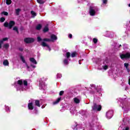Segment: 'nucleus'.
<instances>
[{
    "mask_svg": "<svg viewBox=\"0 0 130 130\" xmlns=\"http://www.w3.org/2000/svg\"><path fill=\"white\" fill-rule=\"evenodd\" d=\"M126 70H127V71L128 72V73H129V68H128H128H126Z\"/></svg>",
    "mask_w": 130,
    "mask_h": 130,
    "instance_id": "49",
    "label": "nucleus"
},
{
    "mask_svg": "<svg viewBox=\"0 0 130 130\" xmlns=\"http://www.w3.org/2000/svg\"><path fill=\"white\" fill-rule=\"evenodd\" d=\"M17 82H23V80L22 79H20L17 81Z\"/></svg>",
    "mask_w": 130,
    "mask_h": 130,
    "instance_id": "50",
    "label": "nucleus"
},
{
    "mask_svg": "<svg viewBox=\"0 0 130 130\" xmlns=\"http://www.w3.org/2000/svg\"><path fill=\"white\" fill-rule=\"evenodd\" d=\"M91 93H92V94H94V91H91Z\"/></svg>",
    "mask_w": 130,
    "mask_h": 130,
    "instance_id": "54",
    "label": "nucleus"
},
{
    "mask_svg": "<svg viewBox=\"0 0 130 130\" xmlns=\"http://www.w3.org/2000/svg\"><path fill=\"white\" fill-rule=\"evenodd\" d=\"M69 38H70V39L73 38V35L70 34H69Z\"/></svg>",
    "mask_w": 130,
    "mask_h": 130,
    "instance_id": "44",
    "label": "nucleus"
},
{
    "mask_svg": "<svg viewBox=\"0 0 130 130\" xmlns=\"http://www.w3.org/2000/svg\"><path fill=\"white\" fill-rule=\"evenodd\" d=\"M60 77H61V75L60 74H57V78H60Z\"/></svg>",
    "mask_w": 130,
    "mask_h": 130,
    "instance_id": "47",
    "label": "nucleus"
},
{
    "mask_svg": "<svg viewBox=\"0 0 130 130\" xmlns=\"http://www.w3.org/2000/svg\"><path fill=\"white\" fill-rule=\"evenodd\" d=\"M23 82H27V80H23Z\"/></svg>",
    "mask_w": 130,
    "mask_h": 130,
    "instance_id": "56",
    "label": "nucleus"
},
{
    "mask_svg": "<svg viewBox=\"0 0 130 130\" xmlns=\"http://www.w3.org/2000/svg\"><path fill=\"white\" fill-rule=\"evenodd\" d=\"M122 130H129V127H126L125 129H123Z\"/></svg>",
    "mask_w": 130,
    "mask_h": 130,
    "instance_id": "46",
    "label": "nucleus"
},
{
    "mask_svg": "<svg viewBox=\"0 0 130 130\" xmlns=\"http://www.w3.org/2000/svg\"><path fill=\"white\" fill-rule=\"evenodd\" d=\"M121 45H120L119 46V47H121Z\"/></svg>",
    "mask_w": 130,
    "mask_h": 130,
    "instance_id": "57",
    "label": "nucleus"
},
{
    "mask_svg": "<svg viewBox=\"0 0 130 130\" xmlns=\"http://www.w3.org/2000/svg\"><path fill=\"white\" fill-rule=\"evenodd\" d=\"M9 47H10V45L8 43H6L3 46V48L5 49H9Z\"/></svg>",
    "mask_w": 130,
    "mask_h": 130,
    "instance_id": "12",
    "label": "nucleus"
},
{
    "mask_svg": "<svg viewBox=\"0 0 130 130\" xmlns=\"http://www.w3.org/2000/svg\"><path fill=\"white\" fill-rule=\"evenodd\" d=\"M51 41H54V40H57V37L55 35H52L51 36Z\"/></svg>",
    "mask_w": 130,
    "mask_h": 130,
    "instance_id": "8",
    "label": "nucleus"
},
{
    "mask_svg": "<svg viewBox=\"0 0 130 130\" xmlns=\"http://www.w3.org/2000/svg\"><path fill=\"white\" fill-rule=\"evenodd\" d=\"M23 83H23L24 86H28V82H24Z\"/></svg>",
    "mask_w": 130,
    "mask_h": 130,
    "instance_id": "39",
    "label": "nucleus"
},
{
    "mask_svg": "<svg viewBox=\"0 0 130 130\" xmlns=\"http://www.w3.org/2000/svg\"><path fill=\"white\" fill-rule=\"evenodd\" d=\"M5 21H6V18L1 17L0 18V22H1V23H3V22H5Z\"/></svg>",
    "mask_w": 130,
    "mask_h": 130,
    "instance_id": "27",
    "label": "nucleus"
},
{
    "mask_svg": "<svg viewBox=\"0 0 130 130\" xmlns=\"http://www.w3.org/2000/svg\"><path fill=\"white\" fill-rule=\"evenodd\" d=\"M74 100L75 103H76V104H79V103H80V100H79V99L75 98L74 99Z\"/></svg>",
    "mask_w": 130,
    "mask_h": 130,
    "instance_id": "17",
    "label": "nucleus"
},
{
    "mask_svg": "<svg viewBox=\"0 0 130 130\" xmlns=\"http://www.w3.org/2000/svg\"><path fill=\"white\" fill-rule=\"evenodd\" d=\"M4 27H6L7 28L8 27H9V23L8 22H6L4 24Z\"/></svg>",
    "mask_w": 130,
    "mask_h": 130,
    "instance_id": "28",
    "label": "nucleus"
},
{
    "mask_svg": "<svg viewBox=\"0 0 130 130\" xmlns=\"http://www.w3.org/2000/svg\"><path fill=\"white\" fill-rule=\"evenodd\" d=\"M7 5H11L12 4V0H6Z\"/></svg>",
    "mask_w": 130,
    "mask_h": 130,
    "instance_id": "30",
    "label": "nucleus"
},
{
    "mask_svg": "<svg viewBox=\"0 0 130 130\" xmlns=\"http://www.w3.org/2000/svg\"><path fill=\"white\" fill-rule=\"evenodd\" d=\"M42 46H43V47H47L49 50V51H50L51 50V49H50V47L47 45V44H46V43L43 42H42L41 44Z\"/></svg>",
    "mask_w": 130,
    "mask_h": 130,
    "instance_id": "5",
    "label": "nucleus"
},
{
    "mask_svg": "<svg viewBox=\"0 0 130 130\" xmlns=\"http://www.w3.org/2000/svg\"><path fill=\"white\" fill-rule=\"evenodd\" d=\"M19 50L20 51H24V49H23V48H19Z\"/></svg>",
    "mask_w": 130,
    "mask_h": 130,
    "instance_id": "42",
    "label": "nucleus"
},
{
    "mask_svg": "<svg viewBox=\"0 0 130 130\" xmlns=\"http://www.w3.org/2000/svg\"><path fill=\"white\" fill-rule=\"evenodd\" d=\"M29 60H30V61H31V62H32V63H34L35 64H37V61H36V60H35V58H30Z\"/></svg>",
    "mask_w": 130,
    "mask_h": 130,
    "instance_id": "10",
    "label": "nucleus"
},
{
    "mask_svg": "<svg viewBox=\"0 0 130 130\" xmlns=\"http://www.w3.org/2000/svg\"><path fill=\"white\" fill-rule=\"evenodd\" d=\"M128 66H129V64L128 63H124V66L125 67V68H126V69H127V68H128Z\"/></svg>",
    "mask_w": 130,
    "mask_h": 130,
    "instance_id": "34",
    "label": "nucleus"
},
{
    "mask_svg": "<svg viewBox=\"0 0 130 130\" xmlns=\"http://www.w3.org/2000/svg\"><path fill=\"white\" fill-rule=\"evenodd\" d=\"M44 33H46V32H48L49 31V28L48 27V24H47L44 28L43 30Z\"/></svg>",
    "mask_w": 130,
    "mask_h": 130,
    "instance_id": "9",
    "label": "nucleus"
},
{
    "mask_svg": "<svg viewBox=\"0 0 130 130\" xmlns=\"http://www.w3.org/2000/svg\"><path fill=\"white\" fill-rule=\"evenodd\" d=\"M44 79V78H43L42 79H41L42 82H44V81H46V80H43Z\"/></svg>",
    "mask_w": 130,
    "mask_h": 130,
    "instance_id": "52",
    "label": "nucleus"
},
{
    "mask_svg": "<svg viewBox=\"0 0 130 130\" xmlns=\"http://www.w3.org/2000/svg\"><path fill=\"white\" fill-rule=\"evenodd\" d=\"M20 59L22 60V62H23V63H26V60H25V59L24 58V57L22 55L20 56Z\"/></svg>",
    "mask_w": 130,
    "mask_h": 130,
    "instance_id": "21",
    "label": "nucleus"
},
{
    "mask_svg": "<svg viewBox=\"0 0 130 130\" xmlns=\"http://www.w3.org/2000/svg\"><path fill=\"white\" fill-rule=\"evenodd\" d=\"M25 66H26V68H27V69L28 70H29V69H30V67H29V66H28V64H27V63H25Z\"/></svg>",
    "mask_w": 130,
    "mask_h": 130,
    "instance_id": "41",
    "label": "nucleus"
},
{
    "mask_svg": "<svg viewBox=\"0 0 130 130\" xmlns=\"http://www.w3.org/2000/svg\"><path fill=\"white\" fill-rule=\"evenodd\" d=\"M28 109L29 110H33L34 106H33V103H29L27 105Z\"/></svg>",
    "mask_w": 130,
    "mask_h": 130,
    "instance_id": "6",
    "label": "nucleus"
},
{
    "mask_svg": "<svg viewBox=\"0 0 130 130\" xmlns=\"http://www.w3.org/2000/svg\"><path fill=\"white\" fill-rule=\"evenodd\" d=\"M30 13L31 14V15H32V16H36V13H35L34 11H31V12H30Z\"/></svg>",
    "mask_w": 130,
    "mask_h": 130,
    "instance_id": "36",
    "label": "nucleus"
},
{
    "mask_svg": "<svg viewBox=\"0 0 130 130\" xmlns=\"http://www.w3.org/2000/svg\"><path fill=\"white\" fill-rule=\"evenodd\" d=\"M6 109H7V110H8L9 111H11L10 110V108H9V107H8L7 108H6Z\"/></svg>",
    "mask_w": 130,
    "mask_h": 130,
    "instance_id": "51",
    "label": "nucleus"
},
{
    "mask_svg": "<svg viewBox=\"0 0 130 130\" xmlns=\"http://www.w3.org/2000/svg\"><path fill=\"white\" fill-rule=\"evenodd\" d=\"M16 22L14 21H10L9 22V29L13 28V26H15Z\"/></svg>",
    "mask_w": 130,
    "mask_h": 130,
    "instance_id": "7",
    "label": "nucleus"
},
{
    "mask_svg": "<svg viewBox=\"0 0 130 130\" xmlns=\"http://www.w3.org/2000/svg\"><path fill=\"white\" fill-rule=\"evenodd\" d=\"M60 100H61V98H59L57 99V100H56V101L53 102V104L54 105H55V104H57V103H59V101H60Z\"/></svg>",
    "mask_w": 130,
    "mask_h": 130,
    "instance_id": "15",
    "label": "nucleus"
},
{
    "mask_svg": "<svg viewBox=\"0 0 130 130\" xmlns=\"http://www.w3.org/2000/svg\"><path fill=\"white\" fill-rule=\"evenodd\" d=\"M42 28V25L40 24H38L36 27V29L39 30H41Z\"/></svg>",
    "mask_w": 130,
    "mask_h": 130,
    "instance_id": "16",
    "label": "nucleus"
},
{
    "mask_svg": "<svg viewBox=\"0 0 130 130\" xmlns=\"http://www.w3.org/2000/svg\"><path fill=\"white\" fill-rule=\"evenodd\" d=\"M43 41L50 42V41H51V40L50 39L45 38L43 39Z\"/></svg>",
    "mask_w": 130,
    "mask_h": 130,
    "instance_id": "29",
    "label": "nucleus"
},
{
    "mask_svg": "<svg viewBox=\"0 0 130 130\" xmlns=\"http://www.w3.org/2000/svg\"><path fill=\"white\" fill-rule=\"evenodd\" d=\"M36 106L38 107H40V102L39 100H36L35 102Z\"/></svg>",
    "mask_w": 130,
    "mask_h": 130,
    "instance_id": "13",
    "label": "nucleus"
},
{
    "mask_svg": "<svg viewBox=\"0 0 130 130\" xmlns=\"http://www.w3.org/2000/svg\"><path fill=\"white\" fill-rule=\"evenodd\" d=\"M37 1L38 4H40V5H43V4L45 3L43 0H37Z\"/></svg>",
    "mask_w": 130,
    "mask_h": 130,
    "instance_id": "22",
    "label": "nucleus"
},
{
    "mask_svg": "<svg viewBox=\"0 0 130 130\" xmlns=\"http://www.w3.org/2000/svg\"><path fill=\"white\" fill-rule=\"evenodd\" d=\"M7 40H9V38H3L2 40H0V42H2V43H4L5 41H7Z\"/></svg>",
    "mask_w": 130,
    "mask_h": 130,
    "instance_id": "20",
    "label": "nucleus"
},
{
    "mask_svg": "<svg viewBox=\"0 0 130 130\" xmlns=\"http://www.w3.org/2000/svg\"><path fill=\"white\" fill-rule=\"evenodd\" d=\"M128 82H130V77H129V79H128Z\"/></svg>",
    "mask_w": 130,
    "mask_h": 130,
    "instance_id": "55",
    "label": "nucleus"
},
{
    "mask_svg": "<svg viewBox=\"0 0 130 130\" xmlns=\"http://www.w3.org/2000/svg\"><path fill=\"white\" fill-rule=\"evenodd\" d=\"M83 130H85V129H83Z\"/></svg>",
    "mask_w": 130,
    "mask_h": 130,
    "instance_id": "60",
    "label": "nucleus"
},
{
    "mask_svg": "<svg viewBox=\"0 0 130 130\" xmlns=\"http://www.w3.org/2000/svg\"><path fill=\"white\" fill-rule=\"evenodd\" d=\"M109 117H110V118H111V116H110Z\"/></svg>",
    "mask_w": 130,
    "mask_h": 130,
    "instance_id": "59",
    "label": "nucleus"
},
{
    "mask_svg": "<svg viewBox=\"0 0 130 130\" xmlns=\"http://www.w3.org/2000/svg\"><path fill=\"white\" fill-rule=\"evenodd\" d=\"M70 56H71V53L70 52H68L66 53V57H67V58H70Z\"/></svg>",
    "mask_w": 130,
    "mask_h": 130,
    "instance_id": "26",
    "label": "nucleus"
},
{
    "mask_svg": "<svg viewBox=\"0 0 130 130\" xmlns=\"http://www.w3.org/2000/svg\"><path fill=\"white\" fill-rule=\"evenodd\" d=\"M108 1L107 0H103V4L104 5L107 4Z\"/></svg>",
    "mask_w": 130,
    "mask_h": 130,
    "instance_id": "37",
    "label": "nucleus"
},
{
    "mask_svg": "<svg viewBox=\"0 0 130 130\" xmlns=\"http://www.w3.org/2000/svg\"><path fill=\"white\" fill-rule=\"evenodd\" d=\"M109 114H110V112H108L106 113L107 116H109Z\"/></svg>",
    "mask_w": 130,
    "mask_h": 130,
    "instance_id": "48",
    "label": "nucleus"
},
{
    "mask_svg": "<svg viewBox=\"0 0 130 130\" xmlns=\"http://www.w3.org/2000/svg\"><path fill=\"white\" fill-rule=\"evenodd\" d=\"M9 61L7 59L5 60L4 61H3V64L4 66H5V67H7L8 66H9Z\"/></svg>",
    "mask_w": 130,
    "mask_h": 130,
    "instance_id": "14",
    "label": "nucleus"
},
{
    "mask_svg": "<svg viewBox=\"0 0 130 130\" xmlns=\"http://www.w3.org/2000/svg\"><path fill=\"white\" fill-rule=\"evenodd\" d=\"M1 28H0V31H1Z\"/></svg>",
    "mask_w": 130,
    "mask_h": 130,
    "instance_id": "61",
    "label": "nucleus"
},
{
    "mask_svg": "<svg viewBox=\"0 0 130 130\" xmlns=\"http://www.w3.org/2000/svg\"><path fill=\"white\" fill-rule=\"evenodd\" d=\"M107 69H108V66H105L104 67V70H107Z\"/></svg>",
    "mask_w": 130,
    "mask_h": 130,
    "instance_id": "43",
    "label": "nucleus"
},
{
    "mask_svg": "<svg viewBox=\"0 0 130 130\" xmlns=\"http://www.w3.org/2000/svg\"><path fill=\"white\" fill-rule=\"evenodd\" d=\"M102 106L101 105H98L96 103L93 104L92 110L93 111H101Z\"/></svg>",
    "mask_w": 130,
    "mask_h": 130,
    "instance_id": "1",
    "label": "nucleus"
},
{
    "mask_svg": "<svg viewBox=\"0 0 130 130\" xmlns=\"http://www.w3.org/2000/svg\"><path fill=\"white\" fill-rule=\"evenodd\" d=\"M78 124H76L75 125H73L72 126V128L74 129H78Z\"/></svg>",
    "mask_w": 130,
    "mask_h": 130,
    "instance_id": "32",
    "label": "nucleus"
},
{
    "mask_svg": "<svg viewBox=\"0 0 130 130\" xmlns=\"http://www.w3.org/2000/svg\"><path fill=\"white\" fill-rule=\"evenodd\" d=\"M13 30L14 31H16V32H17V33H19V30H18V27L17 26H14L13 28Z\"/></svg>",
    "mask_w": 130,
    "mask_h": 130,
    "instance_id": "24",
    "label": "nucleus"
},
{
    "mask_svg": "<svg viewBox=\"0 0 130 130\" xmlns=\"http://www.w3.org/2000/svg\"><path fill=\"white\" fill-rule=\"evenodd\" d=\"M24 41L26 44H31L35 41V39L32 38H26L24 39Z\"/></svg>",
    "mask_w": 130,
    "mask_h": 130,
    "instance_id": "2",
    "label": "nucleus"
},
{
    "mask_svg": "<svg viewBox=\"0 0 130 130\" xmlns=\"http://www.w3.org/2000/svg\"><path fill=\"white\" fill-rule=\"evenodd\" d=\"M77 56V52H74L71 54L72 57H76Z\"/></svg>",
    "mask_w": 130,
    "mask_h": 130,
    "instance_id": "25",
    "label": "nucleus"
},
{
    "mask_svg": "<svg viewBox=\"0 0 130 130\" xmlns=\"http://www.w3.org/2000/svg\"><path fill=\"white\" fill-rule=\"evenodd\" d=\"M93 43H94V44H96V43L98 42V40L96 38H93Z\"/></svg>",
    "mask_w": 130,
    "mask_h": 130,
    "instance_id": "31",
    "label": "nucleus"
},
{
    "mask_svg": "<svg viewBox=\"0 0 130 130\" xmlns=\"http://www.w3.org/2000/svg\"><path fill=\"white\" fill-rule=\"evenodd\" d=\"M17 84L19 85V86H22V85H23V82H18Z\"/></svg>",
    "mask_w": 130,
    "mask_h": 130,
    "instance_id": "38",
    "label": "nucleus"
},
{
    "mask_svg": "<svg viewBox=\"0 0 130 130\" xmlns=\"http://www.w3.org/2000/svg\"><path fill=\"white\" fill-rule=\"evenodd\" d=\"M3 44H4V43H3V42H0V49H2V45H3Z\"/></svg>",
    "mask_w": 130,
    "mask_h": 130,
    "instance_id": "40",
    "label": "nucleus"
},
{
    "mask_svg": "<svg viewBox=\"0 0 130 130\" xmlns=\"http://www.w3.org/2000/svg\"><path fill=\"white\" fill-rule=\"evenodd\" d=\"M95 90H96V92H99V90H98L96 88H95Z\"/></svg>",
    "mask_w": 130,
    "mask_h": 130,
    "instance_id": "53",
    "label": "nucleus"
},
{
    "mask_svg": "<svg viewBox=\"0 0 130 130\" xmlns=\"http://www.w3.org/2000/svg\"><path fill=\"white\" fill-rule=\"evenodd\" d=\"M20 11H21V10L19 8L15 10V13H16V14L17 15V16H19V15H20Z\"/></svg>",
    "mask_w": 130,
    "mask_h": 130,
    "instance_id": "18",
    "label": "nucleus"
},
{
    "mask_svg": "<svg viewBox=\"0 0 130 130\" xmlns=\"http://www.w3.org/2000/svg\"><path fill=\"white\" fill-rule=\"evenodd\" d=\"M63 62L64 64H65L66 66H68V64H69V60H68L67 59H64Z\"/></svg>",
    "mask_w": 130,
    "mask_h": 130,
    "instance_id": "23",
    "label": "nucleus"
},
{
    "mask_svg": "<svg viewBox=\"0 0 130 130\" xmlns=\"http://www.w3.org/2000/svg\"><path fill=\"white\" fill-rule=\"evenodd\" d=\"M128 84L130 85V82H128Z\"/></svg>",
    "mask_w": 130,
    "mask_h": 130,
    "instance_id": "58",
    "label": "nucleus"
},
{
    "mask_svg": "<svg viewBox=\"0 0 130 130\" xmlns=\"http://www.w3.org/2000/svg\"><path fill=\"white\" fill-rule=\"evenodd\" d=\"M39 86L41 88V89H43V87L45 86V85H44V82H40Z\"/></svg>",
    "mask_w": 130,
    "mask_h": 130,
    "instance_id": "11",
    "label": "nucleus"
},
{
    "mask_svg": "<svg viewBox=\"0 0 130 130\" xmlns=\"http://www.w3.org/2000/svg\"><path fill=\"white\" fill-rule=\"evenodd\" d=\"M38 42H41V41H42V39L40 37H38L37 38Z\"/></svg>",
    "mask_w": 130,
    "mask_h": 130,
    "instance_id": "33",
    "label": "nucleus"
},
{
    "mask_svg": "<svg viewBox=\"0 0 130 130\" xmlns=\"http://www.w3.org/2000/svg\"><path fill=\"white\" fill-rule=\"evenodd\" d=\"M30 67H32V68H33L34 69H35V68H36V66H35V65H33L32 64H30Z\"/></svg>",
    "mask_w": 130,
    "mask_h": 130,
    "instance_id": "45",
    "label": "nucleus"
},
{
    "mask_svg": "<svg viewBox=\"0 0 130 130\" xmlns=\"http://www.w3.org/2000/svg\"><path fill=\"white\" fill-rule=\"evenodd\" d=\"M89 14L90 16H95V14H96V11H95V9H94V7H90L89 8Z\"/></svg>",
    "mask_w": 130,
    "mask_h": 130,
    "instance_id": "4",
    "label": "nucleus"
},
{
    "mask_svg": "<svg viewBox=\"0 0 130 130\" xmlns=\"http://www.w3.org/2000/svg\"><path fill=\"white\" fill-rule=\"evenodd\" d=\"M121 59H128L130 58V53L127 52L125 54H122L120 55Z\"/></svg>",
    "mask_w": 130,
    "mask_h": 130,
    "instance_id": "3",
    "label": "nucleus"
},
{
    "mask_svg": "<svg viewBox=\"0 0 130 130\" xmlns=\"http://www.w3.org/2000/svg\"><path fill=\"white\" fill-rule=\"evenodd\" d=\"M1 15H2V16H3V15L4 16H9V13L6 11H3L1 13Z\"/></svg>",
    "mask_w": 130,
    "mask_h": 130,
    "instance_id": "19",
    "label": "nucleus"
},
{
    "mask_svg": "<svg viewBox=\"0 0 130 130\" xmlns=\"http://www.w3.org/2000/svg\"><path fill=\"white\" fill-rule=\"evenodd\" d=\"M63 93H64V91L63 90L60 91L59 95L60 96H62V95H63Z\"/></svg>",
    "mask_w": 130,
    "mask_h": 130,
    "instance_id": "35",
    "label": "nucleus"
}]
</instances>
